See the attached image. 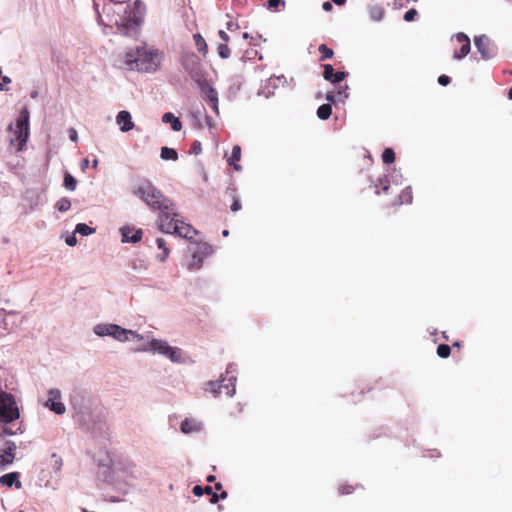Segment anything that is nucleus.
<instances>
[{"label":"nucleus","instance_id":"1","mask_svg":"<svg viewBox=\"0 0 512 512\" xmlns=\"http://www.w3.org/2000/svg\"><path fill=\"white\" fill-rule=\"evenodd\" d=\"M104 5L107 21L103 18L98 9V4L94 1V9L97 15V22L103 27V33L120 34L122 36L137 40L140 36L141 26L146 12L145 4L141 0H136L128 4V0H108Z\"/></svg>","mask_w":512,"mask_h":512},{"label":"nucleus","instance_id":"2","mask_svg":"<svg viewBox=\"0 0 512 512\" xmlns=\"http://www.w3.org/2000/svg\"><path fill=\"white\" fill-rule=\"evenodd\" d=\"M151 209L158 210V225L166 217L177 216V208L172 200L165 197L150 181H142L134 191Z\"/></svg>","mask_w":512,"mask_h":512},{"label":"nucleus","instance_id":"3","mask_svg":"<svg viewBox=\"0 0 512 512\" xmlns=\"http://www.w3.org/2000/svg\"><path fill=\"white\" fill-rule=\"evenodd\" d=\"M20 418V410L15 397L0 390V439L22 433L21 425L16 424Z\"/></svg>","mask_w":512,"mask_h":512},{"label":"nucleus","instance_id":"4","mask_svg":"<svg viewBox=\"0 0 512 512\" xmlns=\"http://www.w3.org/2000/svg\"><path fill=\"white\" fill-rule=\"evenodd\" d=\"M144 339L147 342L141 344L135 351L157 354L176 364L186 363L188 357L181 348L171 346L166 340L157 339L150 335L144 336Z\"/></svg>","mask_w":512,"mask_h":512},{"label":"nucleus","instance_id":"5","mask_svg":"<svg viewBox=\"0 0 512 512\" xmlns=\"http://www.w3.org/2000/svg\"><path fill=\"white\" fill-rule=\"evenodd\" d=\"M93 333L98 337H111L121 343L144 340V335L113 323H98L93 327Z\"/></svg>","mask_w":512,"mask_h":512},{"label":"nucleus","instance_id":"6","mask_svg":"<svg viewBox=\"0 0 512 512\" xmlns=\"http://www.w3.org/2000/svg\"><path fill=\"white\" fill-rule=\"evenodd\" d=\"M179 214L177 216L166 217L163 215V220L158 225L159 229L168 234H175L179 237L191 240L194 235L197 234V230L194 229L190 224H187L180 220Z\"/></svg>","mask_w":512,"mask_h":512},{"label":"nucleus","instance_id":"7","mask_svg":"<svg viewBox=\"0 0 512 512\" xmlns=\"http://www.w3.org/2000/svg\"><path fill=\"white\" fill-rule=\"evenodd\" d=\"M161 54L157 50H146L144 43H139V53L136 70L141 72H154L161 62Z\"/></svg>","mask_w":512,"mask_h":512},{"label":"nucleus","instance_id":"8","mask_svg":"<svg viewBox=\"0 0 512 512\" xmlns=\"http://www.w3.org/2000/svg\"><path fill=\"white\" fill-rule=\"evenodd\" d=\"M236 374V366L234 364H229L226 368L225 376H222L219 382L210 383L211 391L214 396H218L224 392L227 396L232 397L236 391Z\"/></svg>","mask_w":512,"mask_h":512},{"label":"nucleus","instance_id":"9","mask_svg":"<svg viewBox=\"0 0 512 512\" xmlns=\"http://www.w3.org/2000/svg\"><path fill=\"white\" fill-rule=\"evenodd\" d=\"M184 70L198 84L206 78V71L195 53H185L181 58Z\"/></svg>","mask_w":512,"mask_h":512},{"label":"nucleus","instance_id":"10","mask_svg":"<svg viewBox=\"0 0 512 512\" xmlns=\"http://www.w3.org/2000/svg\"><path fill=\"white\" fill-rule=\"evenodd\" d=\"M139 53V44L134 48L128 49L127 51L118 54L115 59L114 65L119 69L133 71L136 70V63Z\"/></svg>","mask_w":512,"mask_h":512},{"label":"nucleus","instance_id":"11","mask_svg":"<svg viewBox=\"0 0 512 512\" xmlns=\"http://www.w3.org/2000/svg\"><path fill=\"white\" fill-rule=\"evenodd\" d=\"M4 437L0 439V469L13 463L17 449L15 442L6 440Z\"/></svg>","mask_w":512,"mask_h":512},{"label":"nucleus","instance_id":"12","mask_svg":"<svg viewBox=\"0 0 512 512\" xmlns=\"http://www.w3.org/2000/svg\"><path fill=\"white\" fill-rule=\"evenodd\" d=\"M44 406L57 415H62L66 412V407L62 402V394L58 388H52L48 391Z\"/></svg>","mask_w":512,"mask_h":512},{"label":"nucleus","instance_id":"13","mask_svg":"<svg viewBox=\"0 0 512 512\" xmlns=\"http://www.w3.org/2000/svg\"><path fill=\"white\" fill-rule=\"evenodd\" d=\"M197 85L200 89L202 98L209 103L213 111L218 115V92L208 83L207 78H205L202 82H199Z\"/></svg>","mask_w":512,"mask_h":512},{"label":"nucleus","instance_id":"14","mask_svg":"<svg viewBox=\"0 0 512 512\" xmlns=\"http://www.w3.org/2000/svg\"><path fill=\"white\" fill-rule=\"evenodd\" d=\"M29 117V111L23 108L16 121V135L21 146L27 142L29 136Z\"/></svg>","mask_w":512,"mask_h":512},{"label":"nucleus","instance_id":"15","mask_svg":"<svg viewBox=\"0 0 512 512\" xmlns=\"http://www.w3.org/2000/svg\"><path fill=\"white\" fill-rule=\"evenodd\" d=\"M474 44L481 54V58L483 60H489L495 56V49L491 45L490 39L486 35L475 37Z\"/></svg>","mask_w":512,"mask_h":512},{"label":"nucleus","instance_id":"16","mask_svg":"<svg viewBox=\"0 0 512 512\" xmlns=\"http://www.w3.org/2000/svg\"><path fill=\"white\" fill-rule=\"evenodd\" d=\"M121 241L123 243H137L141 241L143 232L141 229H136L132 226L126 225L120 228Z\"/></svg>","mask_w":512,"mask_h":512},{"label":"nucleus","instance_id":"17","mask_svg":"<svg viewBox=\"0 0 512 512\" xmlns=\"http://www.w3.org/2000/svg\"><path fill=\"white\" fill-rule=\"evenodd\" d=\"M455 39L458 43H461V47L459 51L454 52L453 58L455 60H461L464 57H466L470 52V39L466 34L462 32L456 34Z\"/></svg>","mask_w":512,"mask_h":512},{"label":"nucleus","instance_id":"18","mask_svg":"<svg viewBox=\"0 0 512 512\" xmlns=\"http://www.w3.org/2000/svg\"><path fill=\"white\" fill-rule=\"evenodd\" d=\"M116 123L119 125L120 131L123 133L129 132L135 127L131 113L126 110H122L117 114Z\"/></svg>","mask_w":512,"mask_h":512},{"label":"nucleus","instance_id":"19","mask_svg":"<svg viewBox=\"0 0 512 512\" xmlns=\"http://www.w3.org/2000/svg\"><path fill=\"white\" fill-rule=\"evenodd\" d=\"M323 68H324V71H323L324 79L333 84H338V83L342 82L348 75L347 73L342 72V71L335 72L332 65H330V64H325L323 66Z\"/></svg>","mask_w":512,"mask_h":512},{"label":"nucleus","instance_id":"20","mask_svg":"<svg viewBox=\"0 0 512 512\" xmlns=\"http://www.w3.org/2000/svg\"><path fill=\"white\" fill-rule=\"evenodd\" d=\"M203 428L201 421L193 418H187L181 422L180 430L184 434L200 432Z\"/></svg>","mask_w":512,"mask_h":512},{"label":"nucleus","instance_id":"21","mask_svg":"<svg viewBox=\"0 0 512 512\" xmlns=\"http://www.w3.org/2000/svg\"><path fill=\"white\" fill-rule=\"evenodd\" d=\"M402 174L399 170L393 169L388 175L385 176L384 180H380L382 183V191L387 192L390 184L401 185L402 184Z\"/></svg>","mask_w":512,"mask_h":512},{"label":"nucleus","instance_id":"22","mask_svg":"<svg viewBox=\"0 0 512 512\" xmlns=\"http://www.w3.org/2000/svg\"><path fill=\"white\" fill-rule=\"evenodd\" d=\"M284 78V76H274L267 80V84L259 92V95H263L265 98H270L274 95L275 89L278 88V83Z\"/></svg>","mask_w":512,"mask_h":512},{"label":"nucleus","instance_id":"23","mask_svg":"<svg viewBox=\"0 0 512 512\" xmlns=\"http://www.w3.org/2000/svg\"><path fill=\"white\" fill-rule=\"evenodd\" d=\"M210 247L207 246L206 244H202L198 247V250L197 251H194L193 255H192V260L191 262L189 263V266L188 268L190 270H197V269H200L202 267V263H203V259L201 256L198 255L199 252L201 253H204L206 252Z\"/></svg>","mask_w":512,"mask_h":512},{"label":"nucleus","instance_id":"24","mask_svg":"<svg viewBox=\"0 0 512 512\" xmlns=\"http://www.w3.org/2000/svg\"><path fill=\"white\" fill-rule=\"evenodd\" d=\"M205 108L203 106L197 107L190 112L193 126L202 129L204 127L203 118L205 117Z\"/></svg>","mask_w":512,"mask_h":512},{"label":"nucleus","instance_id":"25","mask_svg":"<svg viewBox=\"0 0 512 512\" xmlns=\"http://www.w3.org/2000/svg\"><path fill=\"white\" fill-rule=\"evenodd\" d=\"M19 474L17 472H11L4 474L0 477V484L6 487H12L15 485L17 488L21 487V482L18 480Z\"/></svg>","mask_w":512,"mask_h":512},{"label":"nucleus","instance_id":"26","mask_svg":"<svg viewBox=\"0 0 512 512\" xmlns=\"http://www.w3.org/2000/svg\"><path fill=\"white\" fill-rule=\"evenodd\" d=\"M162 122L165 124H170L171 129L175 132H178L182 129V123L178 117H176L173 113L167 112L162 116Z\"/></svg>","mask_w":512,"mask_h":512},{"label":"nucleus","instance_id":"27","mask_svg":"<svg viewBox=\"0 0 512 512\" xmlns=\"http://www.w3.org/2000/svg\"><path fill=\"white\" fill-rule=\"evenodd\" d=\"M241 157V148L238 145H235L232 149V153L230 158L228 159L229 165L233 166L235 170L239 171L241 169L240 165L235 162L239 161Z\"/></svg>","mask_w":512,"mask_h":512},{"label":"nucleus","instance_id":"28","mask_svg":"<svg viewBox=\"0 0 512 512\" xmlns=\"http://www.w3.org/2000/svg\"><path fill=\"white\" fill-rule=\"evenodd\" d=\"M226 194H228L233 199V203L231 205V210L233 212L239 211L242 206H241L239 198L237 197L236 189L233 187H228L226 190Z\"/></svg>","mask_w":512,"mask_h":512},{"label":"nucleus","instance_id":"29","mask_svg":"<svg viewBox=\"0 0 512 512\" xmlns=\"http://www.w3.org/2000/svg\"><path fill=\"white\" fill-rule=\"evenodd\" d=\"M369 15L373 21H381L384 15V9L380 5H373L369 8Z\"/></svg>","mask_w":512,"mask_h":512},{"label":"nucleus","instance_id":"30","mask_svg":"<svg viewBox=\"0 0 512 512\" xmlns=\"http://www.w3.org/2000/svg\"><path fill=\"white\" fill-rule=\"evenodd\" d=\"M131 268L136 273H143L148 270V262L144 259H135L131 262Z\"/></svg>","mask_w":512,"mask_h":512},{"label":"nucleus","instance_id":"31","mask_svg":"<svg viewBox=\"0 0 512 512\" xmlns=\"http://www.w3.org/2000/svg\"><path fill=\"white\" fill-rule=\"evenodd\" d=\"M193 38H194L197 50L205 56L208 51V46H207L205 39L201 36V34H198V33L194 34Z\"/></svg>","mask_w":512,"mask_h":512},{"label":"nucleus","instance_id":"32","mask_svg":"<svg viewBox=\"0 0 512 512\" xmlns=\"http://www.w3.org/2000/svg\"><path fill=\"white\" fill-rule=\"evenodd\" d=\"M160 157L163 160H173L176 161L178 159V153L175 149L169 147H162Z\"/></svg>","mask_w":512,"mask_h":512},{"label":"nucleus","instance_id":"33","mask_svg":"<svg viewBox=\"0 0 512 512\" xmlns=\"http://www.w3.org/2000/svg\"><path fill=\"white\" fill-rule=\"evenodd\" d=\"M331 113H332V107L329 103L327 104H322L321 106L318 107L317 109V116L321 119V120H326L328 119L330 116H331Z\"/></svg>","mask_w":512,"mask_h":512},{"label":"nucleus","instance_id":"34","mask_svg":"<svg viewBox=\"0 0 512 512\" xmlns=\"http://www.w3.org/2000/svg\"><path fill=\"white\" fill-rule=\"evenodd\" d=\"M156 245L157 247L162 250V254L159 256V260L161 262H164L169 255V249L167 248V243L163 238H157L156 239Z\"/></svg>","mask_w":512,"mask_h":512},{"label":"nucleus","instance_id":"35","mask_svg":"<svg viewBox=\"0 0 512 512\" xmlns=\"http://www.w3.org/2000/svg\"><path fill=\"white\" fill-rule=\"evenodd\" d=\"M75 232L82 236H88L95 232V228H92L85 223H78L75 227Z\"/></svg>","mask_w":512,"mask_h":512},{"label":"nucleus","instance_id":"36","mask_svg":"<svg viewBox=\"0 0 512 512\" xmlns=\"http://www.w3.org/2000/svg\"><path fill=\"white\" fill-rule=\"evenodd\" d=\"M412 202V193H411V187H406L402 193L399 195L398 204H410Z\"/></svg>","mask_w":512,"mask_h":512},{"label":"nucleus","instance_id":"37","mask_svg":"<svg viewBox=\"0 0 512 512\" xmlns=\"http://www.w3.org/2000/svg\"><path fill=\"white\" fill-rule=\"evenodd\" d=\"M64 186L67 190L74 191L77 186V180L71 174L66 173L64 176Z\"/></svg>","mask_w":512,"mask_h":512},{"label":"nucleus","instance_id":"38","mask_svg":"<svg viewBox=\"0 0 512 512\" xmlns=\"http://www.w3.org/2000/svg\"><path fill=\"white\" fill-rule=\"evenodd\" d=\"M319 52L322 54L320 60L324 61L326 59H330L333 57L334 52L332 49H330L327 45L321 44L318 48Z\"/></svg>","mask_w":512,"mask_h":512},{"label":"nucleus","instance_id":"39","mask_svg":"<svg viewBox=\"0 0 512 512\" xmlns=\"http://www.w3.org/2000/svg\"><path fill=\"white\" fill-rule=\"evenodd\" d=\"M70 207H71V201H70V199H68L66 197L61 198L56 203V208L60 212H66L70 209Z\"/></svg>","mask_w":512,"mask_h":512},{"label":"nucleus","instance_id":"40","mask_svg":"<svg viewBox=\"0 0 512 512\" xmlns=\"http://www.w3.org/2000/svg\"><path fill=\"white\" fill-rule=\"evenodd\" d=\"M382 160L385 164H391L395 160V153L392 148H386L382 154Z\"/></svg>","mask_w":512,"mask_h":512},{"label":"nucleus","instance_id":"41","mask_svg":"<svg viewBox=\"0 0 512 512\" xmlns=\"http://www.w3.org/2000/svg\"><path fill=\"white\" fill-rule=\"evenodd\" d=\"M450 353H451V348L447 344H440L437 347V355L440 358H447V357H449Z\"/></svg>","mask_w":512,"mask_h":512},{"label":"nucleus","instance_id":"42","mask_svg":"<svg viewBox=\"0 0 512 512\" xmlns=\"http://www.w3.org/2000/svg\"><path fill=\"white\" fill-rule=\"evenodd\" d=\"M217 51H218V55L222 59H227L230 56V49L226 43L219 44Z\"/></svg>","mask_w":512,"mask_h":512},{"label":"nucleus","instance_id":"43","mask_svg":"<svg viewBox=\"0 0 512 512\" xmlns=\"http://www.w3.org/2000/svg\"><path fill=\"white\" fill-rule=\"evenodd\" d=\"M348 89V85L345 84V85H340L338 88H337V97H338V100L339 101H343L345 99L348 98V93L346 92Z\"/></svg>","mask_w":512,"mask_h":512},{"label":"nucleus","instance_id":"44","mask_svg":"<svg viewBox=\"0 0 512 512\" xmlns=\"http://www.w3.org/2000/svg\"><path fill=\"white\" fill-rule=\"evenodd\" d=\"M416 15H417V10L416 9H413V8L409 9L404 14V20L407 21V22H410V21L414 20Z\"/></svg>","mask_w":512,"mask_h":512},{"label":"nucleus","instance_id":"45","mask_svg":"<svg viewBox=\"0 0 512 512\" xmlns=\"http://www.w3.org/2000/svg\"><path fill=\"white\" fill-rule=\"evenodd\" d=\"M52 457L54 458L53 469L54 471H59L62 467V459L57 457L55 454H53Z\"/></svg>","mask_w":512,"mask_h":512},{"label":"nucleus","instance_id":"46","mask_svg":"<svg viewBox=\"0 0 512 512\" xmlns=\"http://www.w3.org/2000/svg\"><path fill=\"white\" fill-rule=\"evenodd\" d=\"M284 0H268V6L269 8H278L281 5H284Z\"/></svg>","mask_w":512,"mask_h":512},{"label":"nucleus","instance_id":"47","mask_svg":"<svg viewBox=\"0 0 512 512\" xmlns=\"http://www.w3.org/2000/svg\"><path fill=\"white\" fill-rule=\"evenodd\" d=\"M438 83L442 86H446L450 83V77L447 75H441L438 77Z\"/></svg>","mask_w":512,"mask_h":512},{"label":"nucleus","instance_id":"48","mask_svg":"<svg viewBox=\"0 0 512 512\" xmlns=\"http://www.w3.org/2000/svg\"><path fill=\"white\" fill-rule=\"evenodd\" d=\"M68 133H69V139L72 141V142H76L78 140V133L76 131V129L74 128H70L68 130Z\"/></svg>","mask_w":512,"mask_h":512},{"label":"nucleus","instance_id":"49","mask_svg":"<svg viewBox=\"0 0 512 512\" xmlns=\"http://www.w3.org/2000/svg\"><path fill=\"white\" fill-rule=\"evenodd\" d=\"M352 492V487L349 485H341L339 486L340 494H350Z\"/></svg>","mask_w":512,"mask_h":512},{"label":"nucleus","instance_id":"50","mask_svg":"<svg viewBox=\"0 0 512 512\" xmlns=\"http://www.w3.org/2000/svg\"><path fill=\"white\" fill-rule=\"evenodd\" d=\"M65 242L68 246L72 247L77 244V238L75 237V235H70L66 238Z\"/></svg>","mask_w":512,"mask_h":512},{"label":"nucleus","instance_id":"51","mask_svg":"<svg viewBox=\"0 0 512 512\" xmlns=\"http://www.w3.org/2000/svg\"><path fill=\"white\" fill-rule=\"evenodd\" d=\"M203 124L204 126L206 125L209 129H212L214 126L213 120L207 114H205V117L203 118Z\"/></svg>","mask_w":512,"mask_h":512},{"label":"nucleus","instance_id":"52","mask_svg":"<svg viewBox=\"0 0 512 512\" xmlns=\"http://www.w3.org/2000/svg\"><path fill=\"white\" fill-rule=\"evenodd\" d=\"M326 100L334 103L338 100V97L334 92H328L326 94Z\"/></svg>","mask_w":512,"mask_h":512},{"label":"nucleus","instance_id":"53","mask_svg":"<svg viewBox=\"0 0 512 512\" xmlns=\"http://www.w3.org/2000/svg\"><path fill=\"white\" fill-rule=\"evenodd\" d=\"M193 493L195 496H202L204 493V490L200 485H195L193 487Z\"/></svg>","mask_w":512,"mask_h":512},{"label":"nucleus","instance_id":"54","mask_svg":"<svg viewBox=\"0 0 512 512\" xmlns=\"http://www.w3.org/2000/svg\"><path fill=\"white\" fill-rule=\"evenodd\" d=\"M200 151H201V143H200V142H198V141H195V142L193 143V152H194L195 154H198V153H200Z\"/></svg>","mask_w":512,"mask_h":512},{"label":"nucleus","instance_id":"55","mask_svg":"<svg viewBox=\"0 0 512 512\" xmlns=\"http://www.w3.org/2000/svg\"><path fill=\"white\" fill-rule=\"evenodd\" d=\"M322 8L324 11L329 12L333 9V6L331 2L326 1L323 3Z\"/></svg>","mask_w":512,"mask_h":512},{"label":"nucleus","instance_id":"56","mask_svg":"<svg viewBox=\"0 0 512 512\" xmlns=\"http://www.w3.org/2000/svg\"><path fill=\"white\" fill-rule=\"evenodd\" d=\"M219 37H220V38H221L225 43H226V42H228V40H229V36H228V34H227L225 31H223V30H220V31H219Z\"/></svg>","mask_w":512,"mask_h":512},{"label":"nucleus","instance_id":"57","mask_svg":"<svg viewBox=\"0 0 512 512\" xmlns=\"http://www.w3.org/2000/svg\"><path fill=\"white\" fill-rule=\"evenodd\" d=\"M80 166H81V170L84 171L89 166V160L87 158L83 159L81 161Z\"/></svg>","mask_w":512,"mask_h":512},{"label":"nucleus","instance_id":"58","mask_svg":"<svg viewBox=\"0 0 512 512\" xmlns=\"http://www.w3.org/2000/svg\"><path fill=\"white\" fill-rule=\"evenodd\" d=\"M236 28H237V25H236V24H234L233 22L229 21V22L227 23V29H228V30L232 31V30H234V29H236Z\"/></svg>","mask_w":512,"mask_h":512},{"label":"nucleus","instance_id":"59","mask_svg":"<svg viewBox=\"0 0 512 512\" xmlns=\"http://www.w3.org/2000/svg\"><path fill=\"white\" fill-rule=\"evenodd\" d=\"M219 500V495L217 493H213L211 497V503H216Z\"/></svg>","mask_w":512,"mask_h":512},{"label":"nucleus","instance_id":"60","mask_svg":"<svg viewBox=\"0 0 512 512\" xmlns=\"http://www.w3.org/2000/svg\"><path fill=\"white\" fill-rule=\"evenodd\" d=\"M1 79H2L3 83H6V84L11 83V78L8 76H1Z\"/></svg>","mask_w":512,"mask_h":512},{"label":"nucleus","instance_id":"61","mask_svg":"<svg viewBox=\"0 0 512 512\" xmlns=\"http://www.w3.org/2000/svg\"><path fill=\"white\" fill-rule=\"evenodd\" d=\"M332 2L336 5H343L345 4L346 0H332Z\"/></svg>","mask_w":512,"mask_h":512},{"label":"nucleus","instance_id":"62","mask_svg":"<svg viewBox=\"0 0 512 512\" xmlns=\"http://www.w3.org/2000/svg\"><path fill=\"white\" fill-rule=\"evenodd\" d=\"M30 97H31L32 99L37 98V97H38V92H37L36 90L32 91V92L30 93Z\"/></svg>","mask_w":512,"mask_h":512},{"label":"nucleus","instance_id":"63","mask_svg":"<svg viewBox=\"0 0 512 512\" xmlns=\"http://www.w3.org/2000/svg\"><path fill=\"white\" fill-rule=\"evenodd\" d=\"M227 497V492L226 491H223L220 495H219V499H225Z\"/></svg>","mask_w":512,"mask_h":512},{"label":"nucleus","instance_id":"64","mask_svg":"<svg viewBox=\"0 0 512 512\" xmlns=\"http://www.w3.org/2000/svg\"><path fill=\"white\" fill-rule=\"evenodd\" d=\"M508 97H509V99L512 100V87L509 89Z\"/></svg>","mask_w":512,"mask_h":512}]
</instances>
